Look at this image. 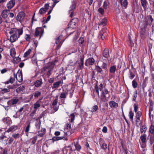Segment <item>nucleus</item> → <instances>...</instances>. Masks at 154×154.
I'll use <instances>...</instances> for the list:
<instances>
[{
    "instance_id": "obj_60",
    "label": "nucleus",
    "mask_w": 154,
    "mask_h": 154,
    "mask_svg": "<svg viewBox=\"0 0 154 154\" xmlns=\"http://www.w3.org/2000/svg\"><path fill=\"white\" fill-rule=\"evenodd\" d=\"M13 139L12 137H9L8 139V144H11L13 143Z\"/></svg>"
},
{
    "instance_id": "obj_54",
    "label": "nucleus",
    "mask_w": 154,
    "mask_h": 154,
    "mask_svg": "<svg viewBox=\"0 0 154 154\" xmlns=\"http://www.w3.org/2000/svg\"><path fill=\"white\" fill-rule=\"evenodd\" d=\"M29 131V124L27 125L25 130V134L27 136L28 135V131Z\"/></svg>"
},
{
    "instance_id": "obj_45",
    "label": "nucleus",
    "mask_w": 154,
    "mask_h": 154,
    "mask_svg": "<svg viewBox=\"0 0 154 154\" xmlns=\"http://www.w3.org/2000/svg\"><path fill=\"white\" fill-rule=\"evenodd\" d=\"M129 78L131 79H133L134 76L135 75L130 70H129Z\"/></svg>"
},
{
    "instance_id": "obj_15",
    "label": "nucleus",
    "mask_w": 154,
    "mask_h": 154,
    "mask_svg": "<svg viewBox=\"0 0 154 154\" xmlns=\"http://www.w3.org/2000/svg\"><path fill=\"white\" fill-rule=\"evenodd\" d=\"M15 4L14 1L11 0L9 2L7 5V7L8 9H11L13 8Z\"/></svg>"
},
{
    "instance_id": "obj_56",
    "label": "nucleus",
    "mask_w": 154,
    "mask_h": 154,
    "mask_svg": "<svg viewBox=\"0 0 154 154\" xmlns=\"http://www.w3.org/2000/svg\"><path fill=\"white\" fill-rule=\"evenodd\" d=\"M149 117L150 118L151 117V111H152L153 110V108L152 106H150L149 107Z\"/></svg>"
},
{
    "instance_id": "obj_41",
    "label": "nucleus",
    "mask_w": 154,
    "mask_h": 154,
    "mask_svg": "<svg viewBox=\"0 0 154 154\" xmlns=\"http://www.w3.org/2000/svg\"><path fill=\"white\" fill-rule=\"evenodd\" d=\"M100 144L101 145V149L104 150H106L107 148V145L105 143H102V145H101V143H100Z\"/></svg>"
},
{
    "instance_id": "obj_26",
    "label": "nucleus",
    "mask_w": 154,
    "mask_h": 154,
    "mask_svg": "<svg viewBox=\"0 0 154 154\" xmlns=\"http://www.w3.org/2000/svg\"><path fill=\"white\" fill-rule=\"evenodd\" d=\"M8 138L5 135H4L3 137L2 138V139L0 141V142L4 143H6L7 144L8 143H7V142L8 140Z\"/></svg>"
},
{
    "instance_id": "obj_64",
    "label": "nucleus",
    "mask_w": 154,
    "mask_h": 154,
    "mask_svg": "<svg viewBox=\"0 0 154 154\" xmlns=\"http://www.w3.org/2000/svg\"><path fill=\"white\" fill-rule=\"evenodd\" d=\"M10 83L11 84L13 83L15 81V79L14 78L11 77L9 80Z\"/></svg>"
},
{
    "instance_id": "obj_18",
    "label": "nucleus",
    "mask_w": 154,
    "mask_h": 154,
    "mask_svg": "<svg viewBox=\"0 0 154 154\" xmlns=\"http://www.w3.org/2000/svg\"><path fill=\"white\" fill-rule=\"evenodd\" d=\"M110 106L111 108H117L118 107V103L114 101H110L109 102Z\"/></svg>"
},
{
    "instance_id": "obj_22",
    "label": "nucleus",
    "mask_w": 154,
    "mask_h": 154,
    "mask_svg": "<svg viewBox=\"0 0 154 154\" xmlns=\"http://www.w3.org/2000/svg\"><path fill=\"white\" fill-rule=\"evenodd\" d=\"M61 81H59L56 82L54 83L53 84V85L52 86V88L53 89L54 88H57L59 87L61 84Z\"/></svg>"
},
{
    "instance_id": "obj_27",
    "label": "nucleus",
    "mask_w": 154,
    "mask_h": 154,
    "mask_svg": "<svg viewBox=\"0 0 154 154\" xmlns=\"http://www.w3.org/2000/svg\"><path fill=\"white\" fill-rule=\"evenodd\" d=\"M140 138L142 143H145L146 142V135L145 134H144L142 135Z\"/></svg>"
},
{
    "instance_id": "obj_12",
    "label": "nucleus",
    "mask_w": 154,
    "mask_h": 154,
    "mask_svg": "<svg viewBox=\"0 0 154 154\" xmlns=\"http://www.w3.org/2000/svg\"><path fill=\"white\" fill-rule=\"evenodd\" d=\"M103 56L106 59H108L110 57L109 54V50L107 48H105L102 51Z\"/></svg>"
},
{
    "instance_id": "obj_5",
    "label": "nucleus",
    "mask_w": 154,
    "mask_h": 154,
    "mask_svg": "<svg viewBox=\"0 0 154 154\" xmlns=\"http://www.w3.org/2000/svg\"><path fill=\"white\" fill-rule=\"evenodd\" d=\"M14 77L16 78L17 80L20 82L23 81V78L22 72L20 70L17 72L16 75L15 73L14 74Z\"/></svg>"
},
{
    "instance_id": "obj_14",
    "label": "nucleus",
    "mask_w": 154,
    "mask_h": 154,
    "mask_svg": "<svg viewBox=\"0 0 154 154\" xmlns=\"http://www.w3.org/2000/svg\"><path fill=\"white\" fill-rule=\"evenodd\" d=\"M99 36L101 37L102 39L104 40L107 38V35L106 32L101 30L99 32Z\"/></svg>"
},
{
    "instance_id": "obj_44",
    "label": "nucleus",
    "mask_w": 154,
    "mask_h": 154,
    "mask_svg": "<svg viewBox=\"0 0 154 154\" xmlns=\"http://www.w3.org/2000/svg\"><path fill=\"white\" fill-rule=\"evenodd\" d=\"M98 109V106L97 105H95L92 107L91 112H95Z\"/></svg>"
},
{
    "instance_id": "obj_20",
    "label": "nucleus",
    "mask_w": 154,
    "mask_h": 154,
    "mask_svg": "<svg viewBox=\"0 0 154 154\" xmlns=\"http://www.w3.org/2000/svg\"><path fill=\"white\" fill-rule=\"evenodd\" d=\"M18 36H17V35H11L10 37L9 40L11 43H13L18 39Z\"/></svg>"
},
{
    "instance_id": "obj_42",
    "label": "nucleus",
    "mask_w": 154,
    "mask_h": 154,
    "mask_svg": "<svg viewBox=\"0 0 154 154\" xmlns=\"http://www.w3.org/2000/svg\"><path fill=\"white\" fill-rule=\"evenodd\" d=\"M34 96L35 98H38L39 96H40L41 93L39 91H36L34 94Z\"/></svg>"
},
{
    "instance_id": "obj_25",
    "label": "nucleus",
    "mask_w": 154,
    "mask_h": 154,
    "mask_svg": "<svg viewBox=\"0 0 154 154\" xmlns=\"http://www.w3.org/2000/svg\"><path fill=\"white\" fill-rule=\"evenodd\" d=\"M42 83V80H38L36 81L34 83V85L37 87H40Z\"/></svg>"
},
{
    "instance_id": "obj_10",
    "label": "nucleus",
    "mask_w": 154,
    "mask_h": 154,
    "mask_svg": "<svg viewBox=\"0 0 154 154\" xmlns=\"http://www.w3.org/2000/svg\"><path fill=\"white\" fill-rule=\"evenodd\" d=\"M9 13H10V10H4L2 11L1 15L3 18L6 19L8 17Z\"/></svg>"
},
{
    "instance_id": "obj_24",
    "label": "nucleus",
    "mask_w": 154,
    "mask_h": 154,
    "mask_svg": "<svg viewBox=\"0 0 154 154\" xmlns=\"http://www.w3.org/2000/svg\"><path fill=\"white\" fill-rule=\"evenodd\" d=\"M46 129L45 128H42L41 130L38 131V136L42 137L45 134Z\"/></svg>"
},
{
    "instance_id": "obj_11",
    "label": "nucleus",
    "mask_w": 154,
    "mask_h": 154,
    "mask_svg": "<svg viewBox=\"0 0 154 154\" xmlns=\"http://www.w3.org/2000/svg\"><path fill=\"white\" fill-rule=\"evenodd\" d=\"M94 62L95 60L93 58H90L87 60L85 63V65L86 66L92 65L94 64Z\"/></svg>"
},
{
    "instance_id": "obj_37",
    "label": "nucleus",
    "mask_w": 154,
    "mask_h": 154,
    "mask_svg": "<svg viewBox=\"0 0 154 154\" xmlns=\"http://www.w3.org/2000/svg\"><path fill=\"white\" fill-rule=\"evenodd\" d=\"M149 132L152 134H154V126L151 124L149 128Z\"/></svg>"
},
{
    "instance_id": "obj_35",
    "label": "nucleus",
    "mask_w": 154,
    "mask_h": 154,
    "mask_svg": "<svg viewBox=\"0 0 154 154\" xmlns=\"http://www.w3.org/2000/svg\"><path fill=\"white\" fill-rule=\"evenodd\" d=\"M147 130L146 127L145 125L142 126V127L140 128V131L141 134L145 133Z\"/></svg>"
},
{
    "instance_id": "obj_6",
    "label": "nucleus",
    "mask_w": 154,
    "mask_h": 154,
    "mask_svg": "<svg viewBox=\"0 0 154 154\" xmlns=\"http://www.w3.org/2000/svg\"><path fill=\"white\" fill-rule=\"evenodd\" d=\"M153 21V19L152 18V16L149 15L145 18V22L146 26H151Z\"/></svg>"
},
{
    "instance_id": "obj_7",
    "label": "nucleus",
    "mask_w": 154,
    "mask_h": 154,
    "mask_svg": "<svg viewBox=\"0 0 154 154\" xmlns=\"http://www.w3.org/2000/svg\"><path fill=\"white\" fill-rule=\"evenodd\" d=\"M25 14L23 12H21L18 13L17 16V21L21 22L23 20L25 17Z\"/></svg>"
},
{
    "instance_id": "obj_13",
    "label": "nucleus",
    "mask_w": 154,
    "mask_h": 154,
    "mask_svg": "<svg viewBox=\"0 0 154 154\" xmlns=\"http://www.w3.org/2000/svg\"><path fill=\"white\" fill-rule=\"evenodd\" d=\"M132 10L134 12L138 13L139 12V5L136 3H134L132 6Z\"/></svg>"
},
{
    "instance_id": "obj_21",
    "label": "nucleus",
    "mask_w": 154,
    "mask_h": 154,
    "mask_svg": "<svg viewBox=\"0 0 154 154\" xmlns=\"http://www.w3.org/2000/svg\"><path fill=\"white\" fill-rule=\"evenodd\" d=\"M69 26L66 29V31L67 32V34L69 35L72 34L74 32V31L73 30L71 31L72 30L74 29V28H73V27L70 26Z\"/></svg>"
},
{
    "instance_id": "obj_29",
    "label": "nucleus",
    "mask_w": 154,
    "mask_h": 154,
    "mask_svg": "<svg viewBox=\"0 0 154 154\" xmlns=\"http://www.w3.org/2000/svg\"><path fill=\"white\" fill-rule=\"evenodd\" d=\"M116 70V66L115 65L111 66L109 69V72L111 73H114Z\"/></svg>"
},
{
    "instance_id": "obj_31",
    "label": "nucleus",
    "mask_w": 154,
    "mask_h": 154,
    "mask_svg": "<svg viewBox=\"0 0 154 154\" xmlns=\"http://www.w3.org/2000/svg\"><path fill=\"white\" fill-rule=\"evenodd\" d=\"M95 69L98 73L102 74L103 70L102 68L98 66H97L95 67Z\"/></svg>"
},
{
    "instance_id": "obj_4",
    "label": "nucleus",
    "mask_w": 154,
    "mask_h": 154,
    "mask_svg": "<svg viewBox=\"0 0 154 154\" xmlns=\"http://www.w3.org/2000/svg\"><path fill=\"white\" fill-rule=\"evenodd\" d=\"M72 147H73V145L71 144L64 147L63 149V154H71L73 151L72 149Z\"/></svg>"
},
{
    "instance_id": "obj_52",
    "label": "nucleus",
    "mask_w": 154,
    "mask_h": 154,
    "mask_svg": "<svg viewBox=\"0 0 154 154\" xmlns=\"http://www.w3.org/2000/svg\"><path fill=\"white\" fill-rule=\"evenodd\" d=\"M98 11L101 14H103L104 13V10L103 9L101 8H100L98 10Z\"/></svg>"
},
{
    "instance_id": "obj_43",
    "label": "nucleus",
    "mask_w": 154,
    "mask_h": 154,
    "mask_svg": "<svg viewBox=\"0 0 154 154\" xmlns=\"http://www.w3.org/2000/svg\"><path fill=\"white\" fill-rule=\"evenodd\" d=\"M141 123V122L140 120V119H139V120H138V119H136V125L137 127H139Z\"/></svg>"
},
{
    "instance_id": "obj_3",
    "label": "nucleus",
    "mask_w": 154,
    "mask_h": 154,
    "mask_svg": "<svg viewBox=\"0 0 154 154\" xmlns=\"http://www.w3.org/2000/svg\"><path fill=\"white\" fill-rule=\"evenodd\" d=\"M58 62V60H55L54 61H53L52 62H49L43 68V69L44 71H46L47 69L52 70L54 68V66L55 65V63Z\"/></svg>"
},
{
    "instance_id": "obj_49",
    "label": "nucleus",
    "mask_w": 154,
    "mask_h": 154,
    "mask_svg": "<svg viewBox=\"0 0 154 154\" xmlns=\"http://www.w3.org/2000/svg\"><path fill=\"white\" fill-rule=\"evenodd\" d=\"M45 9H44L43 8H42L40 9L39 11V12L40 14H44L47 11Z\"/></svg>"
},
{
    "instance_id": "obj_47",
    "label": "nucleus",
    "mask_w": 154,
    "mask_h": 154,
    "mask_svg": "<svg viewBox=\"0 0 154 154\" xmlns=\"http://www.w3.org/2000/svg\"><path fill=\"white\" fill-rule=\"evenodd\" d=\"M34 108L35 110H36L40 106V105L38 101H37L34 104Z\"/></svg>"
},
{
    "instance_id": "obj_55",
    "label": "nucleus",
    "mask_w": 154,
    "mask_h": 154,
    "mask_svg": "<svg viewBox=\"0 0 154 154\" xmlns=\"http://www.w3.org/2000/svg\"><path fill=\"white\" fill-rule=\"evenodd\" d=\"M129 114L130 119L132 120L134 115L133 112L131 111L130 112Z\"/></svg>"
},
{
    "instance_id": "obj_32",
    "label": "nucleus",
    "mask_w": 154,
    "mask_h": 154,
    "mask_svg": "<svg viewBox=\"0 0 154 154\" xmlns=\"http://www.w3.org/2000/svg\"><path fill=\"white\" fill-rule=\"evenodd\" d=\"M106 22L107 20L106 19L104 18L102 20V21L99 23V25L100 26H104L106 25Z\"/></svg>"
},
{
    "instance_id": "obj_61",
    "label": "nucleus",
    "mask_w": 154,
    "mask_h": 154,
    "mask_svg": "<svg viewBox=\"0 0 154 154\" xmlns=\"http://www.w3.org/2000/svg\"><path fill=\"white\" fill-rule=\"evenodd\" d=\"M62 44V43L61 42L59 43L57 45V46L56 48V49L58 50V49H59L60 48Z\"/></svg>"
},
{
    "instance_id": "obj_2",
    "label": "nucleus",
    "mask_w": 154,
    "mask_h": 154,
    "mask_svg": "<svg viewBox=\"0 0 154 154\" xmlns=\"http://www.w3.org/2000/svg\"><path fill=\"white\" fill-rule=\"evenodd\" d=\"M23 32L22 29H18L15 28H12L11 29L9 33L11 35H17L19 38L20 35L22 34Z\"/></svg>"
},
{
    "instance_id": "obj_16",
    "label": "nucleus",
    "mask_w": 154,
    "mask_h": 154,
    "mask_svg": "<svg viewBox=\"0 0 154 154\" xmlns=\"http://www.w3.org/2000/svg\"><path fill=\"white\" fill-rule=\"evenodd\" d=\"M120 3L122 8H126L128 5V2L127 0H120Z\"/></svg>"
},
{
    "instance_id": "obj_19",
    "label": "nucleus",
    "mask_w": 154,
    "mask_h": 154,
    "mask_svg": "<svg viewBox=\"0 0 154 154\" xmlns=\"http://www.w3.org/2000/svg\"><path fill=\"white\" fill-rule=\"evenodd\" d=\"M19 100V99L17 98H13L9 101L8 103L10 104L14 105L17 104Z\"/></svg>"
},
{
    "instance_id": "obj_53",
    "label": "nucleus",
    "mask_w": 154,
    "mask_h": 154,
    "mask_svg": "<svg viewBox=\"0 0 154 154\" xmlns=\"http://www.w3.org/2000/svg\"><path fill=\"white\" fill-rule=\"evenodd\" d=\"M57 97V96L56 97H57L56 98H55L54 100L53 101V102L52 103V105L53 106H55L57 104V102H58V98Z\"/></svg>"
},
{
    "instance_id": "obj_46",
    "label": "nucleus",
    "mask_w": 154,
    "mask_h": 154,
    "mask_svg": "<svg viewBox=\"0 0 154 154\" xmlns=\"http://www.w3.org/2000/svg\"><path fill=\"white\" fill-rule=\"evenodd\" d=\"M101 67L102 69L105 70H107V64L105 62H103Z\"/></svg>"
},
{
    "instance_id": "obj_23",
    "label": "nucleus",
    "mask_w": 154,
    "mask_h": 154,
    "mask_svg": "<svg viewBox=\"0 0 154 154\" xmlns=\"http://www.w3.org/2000/svg\"><path fill=\"white\" fill-rule=\"evenodd\" d=\"M76 6V4L74 0H73V1L72 2V5L70 7V9L69 10V11L74 12L75 9V8Z\"/></svg>"
},
{
    "instance_id": "obj_34",
    "label": "nucleus",
    "mask_w": 154,
    "mask_h": 154,
    "mask_svg": "<svg viewBox=\"0 0 154 154\" xmlns=\"http://www.w3.org/2000/svg\"><path fill=\"white\" fill-rule=\"evenodd\" d=\"M109 4V3L108 0H106L104 2L103 5V8L105 9H106L107 8V6Z\"/></svg>"
},
{
    "instance_id": "obj_57",
    "label": "nucleus",
    "mask_w": 154,
    "mask_h": 154,
    "mask_svg": "<svg viewBox=\"0 0 154 154\" xmlns=\"http://www.w3.org/2000/svg\"><path fill=\"white\" fill-rule=\"evenodd\" d=\"M149 141L150 144L152 145L154 141V137H150Z\"/></svg>"
},
{
    "instance_id": "obj_59",
    "label": "nucleus",
    "mask_w": 154,
    "mask_h": 154,
    "mask_svg": "<svg viewBox=\"0 0 154 154\" xmlns=\"http://www.w3.org/2000/svg\"><path fill=\"white\" fill-rule=\"evenodd\" d=\"M137 97V91H135L134 92V93L133 95V100L134 101H135L136 97Z\"/></svg>"
},
{
    "instance_id": "obj_62",
    "label": "nucleus",
    "mask_w": 154,
    "mask_h": 154,
    "mask_svg": "<svg viewBox=\"0 0 154 154\" xmlns=\"http://www.w3.org/2000/svg\"><path fill=\"white\" fill-rule=\"evenodd\" d=\"M32 143L33 144H34L35 143L36 141L37 140V137H34L32 139Z\"/></svg>"
},
{
    "instance_id": "obj_50",
    "label": "nucleus",
    "mask_w": 154,
    "mask_h": 154,
    "mask_svg": "<svg viewBox=\"0 0 154 154\" xmlns=\"http://www.w3.org/2000/svg\"><path fill=\"white\" fill-rule=\"evenodd\" d=\"M75 117V115L74 113L71 114L70 115V122L72 123L74 121Z\"/></svg>"
},
{
    "instance_id": "obj_30",
    "label": "nucleus",
    "mask_w": 154,
    "mask_h": 154,
    "mask_svg": "<svg viewBox=\"0 0 154 154\" xmlns=\"http://www.w3.org/2000/svg\"><path fill=\"white\" fill-rule=\"evenodd\" d=\"M17 126H15L14 125L11 126V127H10L9 128H8V130L7 131L8 132L9 131H14L15 130H16L17 129Z\"/></svg>"
},
{
    "instance_id": "obj_38",
    "label": "nucleus",
    "mask_w": 154,
    "mask_h": 154,
    "mask_svg": "<svg viewBox=\"0 0 154 154\" xmlns=\"http://www.w3.org/2000/svg\"><path fill=\"white\" fill-rule=\"evenodd\" d=\"M148 79V77H146L145 78L143 82V84L142 85V87L144 88L146 87V83Z\"/></svg>"
},
{
    "instance_id": "obj_17",
    "label": "nucleus",
    "mask_w": 154,
    "mask_h": 154,
    "mask_svg": "<svg viewBox=\"0 0 154 154\" xmlns=\"http://www.w3.org/2000/svg\"><path fill=\"white\" fill-rule=\"evenodd\" d=\"M78 64L79 66L77 67V69L79 70L82 69L83 68L84 66L83 59L82 58L80 59Z\"/></svg>"
},
{
    "instance_id": "obj_58",
    "label": "nucleus",
    "mask_w": 154,
    "mask_h": 154,
    "mask_svg": "<svg viewBox=\"0 0 154 154\" xmlns=\"http://www.w3.org/2000/svg\"><path fill=\"white\" fill-rule=\"evenodd\" d=\"M66 97V96L65 93H62L60 94V98H65Z\"/></svg>"
},
{
    "instance_id": "obj_63",
    "label": "nucleus",
    "mask_w": 154,
    "mask_h": 154,
    "mask_svg": "<svg viewBox=\"0 0 154 154\" xmlns=\"http://www.w3.org/2000/svg\"><path fill=\"white\" fill-rule=\"evenodd\" d=\"M19 134H13L12 135V137H14L16 140L17 138H18L19 137Z\"/></svg>"
},
{
    "instance_id": "obj_40",
    "label": "nucleus",
    "mask_w": 154,
    "mask_h": 154,
    "mask_svg": "<svg viewBox=\"0 0 154 154\" xmlns=\"http://www.w3.org/2000/svg\"><path fill=\"white\" fill-rule=\"evenodd\" d=\"M142 6L143 8H145L146 7V4L147 3L146 0H141Z\"/></svg>"
},
{
    "instance_id": "obj_39",
    "label": "nucleus",
    "mask_w": 154,
    "mask_h": 154,
    "mask_svg": "<svg viewBox=\"0 0 154 154\" xmlns=\"http://www.w3.org/2000/svg\"><path fill=\"white\" fill-rule=\"evenodd\" d=\"M12 88H4L2 89L1 90L2 93V94L10 92V89Z\"/></svg>"
},
{
    "instance_id": "obj_1",
    "label": "nucleus",
    "mask_w": 154,
    "mask_h": 154,
    "mask_svg": "<svg viewBox=\"0 0 154 154\" xmlns=\"http://www.w3.org/2000/svg\"><path fill=\"white\" fill-rule=\"evenodd\" d=\"M103 85L101 83L98 86L97 84H95L94 89L93 90V91L96 92L98 95V97L103 102H105L107 101V98L106 95L107 94L109 91L108 89L105 88L104 89Z\"/></svg>"
},
{
    "instance_id": "obj_33",
    "label": "nucleus",
    "mask_w": 154,
    "mask_h": 154,
    "mask_svg": "<svg viewBox=\"0 0 154 154\" xmlns=\"http://www.w3.org/2000/svg\"><path fill=\"white\" fill-rule=\"evenodd\" d=\"M74 146L75 147L76 150L78 151H79L81 149V146L78 143H75Z\"/></svg>"
},
{
    "instance_id": "obj_8",
    "label": "nucleus",
    "mask_w": 154,
    "mask_h": 154,
    "mask_svg": "<svg viewBox=\"0 0 154 154\" xmlns=\"http://www.w3.org/2000/svg\"><path fill=\"white\" fill-rule=\"evenodd\" d=\"M44 33V29L41 27L38 28L36 29L35 32V35L36 36H37L40 35V38L41 36H42Z\"/></svg>"
},
{
    "instance_id": "obj_9",
    "label": "nucleus",
    "mask_w": 154,
    "mask_h": 154,
    "mask_svg": "<svg viewBox=\"0 0 154 154\" xmlns=\"http://www.w3.org/2000/svg\"><path fill=\"white\" fill-rule=\"evenodd\" d=\"M79 21L78 18H74L72 19L69 24V26H70L73 28H74V26H76V24L78 23Z\"/></svg>"
},
{
    "instance_id": "obj_28",
    "label": "nucleus",
    "mask_w": 154,
    "mask_h": 154,
    "mask_svg": "<svg viewBox=\"0 0 154 154\" xmlns=\"http://www.w3.org/2000/svg\"><path fill=\"white\" fill-rule=\"evenodd\" d=\"M24 89V86L23 85H22L17 88L16 90V91L17 93H18L20 92L21 91L23 90Z\"/></svg>"
},
{
    "instance_id": "obj_48",
    "label": "nucleus",
    "mask_w": 154,
    "mask_h": 154,
    "mask_svg": "<svg viewBox=\"0 0 154 154\" xmlns=\"http://www.w3.org/2000/svg\"><path fill=\"white\" fill-rule=\"evenodd\" d=\"M132 85L133 87L135 88L137 87V84L135 80H134L132 82Z\"/></svg>"
},
{
    "instance_id": "obj_36",
    "label": "nucleus",
    "mask_w": 154,
    "mask_h": 154,
    "mask_svg": "<svg viewBox=\"0 0 154 154\" xmlns=\"http://www.w3.org/2000/svg\"><path fill=\"white\" fill-rule=\"evenodd\" d=\"M21 60V58L19 57H15L14 59L13 63L14 64H17Z\"/></svg>"
},
{
    "instance_id": "obj_51",
    "label": "nucleus",
    "mask_w": 154,
    "mask_h": 154,
    "mask_svg": "<svg viewBox=\"0 0 154 154\" xmlns=\"http://www.w3.org/2000/svg\"><path fill=\"white\" fill-rule=\"evenodd\" d=\"M142 115V113L140 111H138L137 112L136 116V119H138L139 120V119H140L141 116Z\"/></svg>"
}]
</instances>
